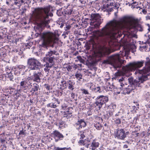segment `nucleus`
I'll return each mask as SVG.
<instances>
[{
    "instance_id": "obj_61",
    "label": "nucleus",
    "mask_w": 150,
    "mask_h": 150,
    "mask_svg": "<svg viewBox=\"0 0 150 150\" xmlns=\"http://www.w3.org/2000/svg\"><path fill=\"white\" fill-rule=\"evenodd\" d=\"M75 96V94L73 93H72L71 94V97L72 98L74 99Z\"/></svg>"
},
{
    "instance_id": "obj_41",
    "label": "nucleus",
    "mask_w": 150,
    "mask_h": 150,
    "mask_svg": "<svg viewBox=\"0 0 150 150\" xmlns=\"http://www.w3.org/2000/svg\"><path fill=\"white\" fill-rule=\"evenodd\" d=\"M81 91L82 93V94L85 95H88L89 94L88 91L87 89H85L84 88H81Z\"/></svg>"
},
{
    "instance_id": "obj_5",
    "label": "nucleus",
    "mask_w": 150,
    "mask_h": 150,
    "mask_svg": "<svg viewBox=\"0 0 150 150\" xmlns=\"http://www.w3.org/2000/svg\"><path fill=\"white\" fill-rule=\"evenodd\" d=\"M144 62V60L134 62L130 63L128 65L123 67L122 69L123 75L127 77L129 76L131 74V71H134L137 69L143 66Z\"/></svg>"
},
{
    "instance_id": "obj_4",
    "label": "nucleus",
    "mask_w": 150,
    "mask_h": 150,
    "mask_svg": "<svg viewBox=\"0 0 150 150\" xmlns=\"http://www.w3.org/2000/svg\"><path fill=\"white\" fill-rule=\"evenodd\" d=\"M122 49L124 50L122 52L121 51L119 54L112 55L110 56L108 59L104 60L103 63L110 64L113 66L116 69L120 68L122 64L126 62L125 60H122L120 59L121 57L125 56L126 55V50L125 47H123Z\"/></svg>"
},
{
    "instance_id": "obj_55",
    "label": "nucleus",
    "mask_w": 150,
    "mask_h": 150,
    "mask_svg": "<svg viewBox=\"0 0 150 150\" xmlns=\"http://www.w3.org/2000/svg\"><path fill=\"white\" fill-rule=\"evenodd\" d=\"M57 4L59 5L60 6H63L64 7H66L65 6H64V4L62 2H57Z\"/></svg>"
},
{
    "instance_id": "obj_35",
    "label": "nucleus",
    "mask_w": 150,
    "mask_h": 150,
    "mask_svg": "<svg viewBox=\"0 0 150 150\" xmlns=\"http://www.w3.org/2000/svg\"><path fill=\"white\" fill-rule=\"evenodd\" d=\"M10 93L12 95L14 96L17 94L18 93V91L16 89L14 88L13 89H12L10 91Z\"/></svg>"
},
{
    "instance_id": "obj_42",
    "label": "nucleus",
    "mask_w": 150,
    "mask_h": 150,
    "mask_svg": "<svg viewBox=\"0 0 150 150\" xmlns=\"http://www.w3.org/2000/svg\"><path fill=\"white\" fill-rule=\"evenodd\" d=\"M114 122L115 124L118 125L121 123V119L119 118L116 119L114 120Z\"/></svg>"
},
{
    "instance_id": "obj_62",
    "label": "nucleus",
    "mask_w": 150,
    "mask_h": 150,
    "mask_svg": "<svg viewBox=\"0 0 150 150\" xmlns=\"http://www.w3.org/2000/svg\"><path fill=\"white\" fill-rule=\"evenodd\" d=\"M148 28L147 29L148 33H150V25L149 24H148Z\"/></svg>"
},
{
    "instance_id": "obj_26",
    "label": "nucleus",
    "mask_w": 150,
    "mask_h": 150,
    "mask_svg": "<svg viewBox=\"0 0 150 150\" xmlns=\"http://www.w3.org/2000/svg\"><path fill=\"white\" fill-rule=\"evenodd\" d=\"M120 86L121 87H119L118 88H117L116 90H115V91H116V92L117 94H120L121 91L122 90H123V88L125 86V85L123 82L120 83Z\"/></svg>"
},
{
    "instance_id": "obj_13",
    "label": "nucleus",
    "mask_w": 150,
    "mask_h": 150,
    "mask_svg": "<svg viewBox=\"0 0 150 150\" xmlns=\"http://www.w3.org/2000/svg\"><path fill=\"white\" fill-rule=\"evenodd\" d=\"M99 143L98 142H96L95 139L93 140L91 144H88L85 146L86 148L88 149L89 148L90 149H91L92 150H95L96 148L99 146Z\"/></svg>"
},
{
    "instance_id": "obj_56",
    "label": "nucleus",
    "mask_w": 150,
    "mask_h": 150,
    "mask_svg": "<svg viewBox=\"0 0 150 150\" xmlns=\"http://www.w3.org/2000/svg\"><path fill=\"white\" fill-rule=\"evenodd\" d=\"M53 103H52L51 108H55L57 107V105L56 104H54Z\"/></svg>"
},
{
    "instance_id": "obj_17",
    "label": "nucleus",
    "mask_w": 150,
    "mask_h": 150,
    "mask_svg": "<svg viewBox=\"0 0 150 150\" xmlns=\"http://www.w3.org/2000/svg\"><path fill=\"white\" fill-rule=\"evenodd\" d=\"M91 22L101 21V17L99 14H93L91 15Z\"/></svg>"
},
{
    "instance_id": "obj_43",
    "label": "nucleus",
    "mask_w": 150,
    "mask_h": 150,
    "mask_svg": "<svg viewBox=\"0 0 150 150\" xmlns=\"http://www.w3.org/2000/svg\"><path fill=\"white\" fill-rule=\"evenodd\" d=\"M52 100L53 102V103H57L58 104H60V101L57 98L54 97L53 99H52Z\"/></svg>"
},
{
    "instance_id": "obj_34",
    "label": "nucleus",
    "mask_w": 150,
    "mask_h": 150,
    "mask_svg": "<svg viewBox=\"0 0 150 150\" xmlns=\"http://www.w3.org/2000/svg\"><path fill=\"white\" fill-rule=\"evenodd\" d=\"M33 84L34 85L33 87L32 88V91H33V93L38 91L39 88L38 86V84L37 83H35Z\"/></svg>"
},
{
    "instance_id": "obj_36",
    "label": "nucleus",
    "mask_w": 150,
    "mask_h": 150,
    "mask_svg": "<svg viewBox=\"0 0 150 150\" xmlns=\"http://www.w3.org/2000/svg\"><path fill=\"white\" fill-rule=\"evenodd\" d=\"M25 130L22 129L20 130L19 133V135L22 137H25L26 134V133L25 132Z\"/></svg>"
},
{
    "instance_id": "obj_8",
    "label": "nucleus",
    "mask_w": 150,
    "mask_h": 150,
    "mask_svg": "<svg viewBox=\"0 0 150 150\" xmlns=\"http://www.w3.org/2000/svg\"><path fill=\"white\" fill-rule=\"evenodd\" d=\"M144 68L142 70H137L135 72V74L139 73L142 74V76L139 79V81L135 82L134 81V82L133 83L134 85H136V86H139L140 84V82L143 83L144 81L148 79V76L150 74V71H148L147 72H142L141 70H143Z\"/></svg>"
},
{
    "instance_id": "obj_11",
    "label": "nucleus",
    "mask_w": 150,
    "mask_h": 150,
    "mask_svg": "<svg viewBox=\"0 0 150 150\" xmlns=\"http://www.w3.org/2000/svg\"><path fill=\"white\" fill-rule=\"evenodd\" d=\"M52 137L55 139L56 142L62 139L64 137L63 135L57 130H54L53 132L52 133Z\"/></svg>"
},
{
    "instance_id": "obj_49",
    "label": "nucleus",
    "mask_w": 150,
    "mask_h": 150,
    "mask_svg": "<svg viewBox=\"0 0 150 150\" xmlns=\"http://www.w3.org/2000/svg\"><path fill=\"white\" fill-rule=\"evenodd\" d=\"M66 67L68 71H71V69H72V66L70 65H67Z\"/></svg>"
},
{
    "instance_id": "obj_12",
    "label": "nucleus",
    "mask_w": 150,
    "mask_h": 150,
    "mask_svg": "<svg viewBox=\"0 0 150 150\" xmlns=\"http://www.w3.org/2000/svg\"><path fill=\"white\" fill-rule=\"evenodd\" d=\"M23 81H21L20 84V86L22 88H23L25 89L29 86L31 84V80L28 78L22 79Z\"/></svg>"
},
{
    "instance_id": "obj_33",
    "label": "nucleus",
    "mask_w": 150,
    "mask_h": 150,
    "mask_svg": "<svg viewBox=\"0 0 150 150\" xmlns=\"http://www.w3.org/2000/svg\"><path fill=\"white\" fill-rule=\"evenodd\" d=\"M14 4L16 5L21 6L22 3H24L23 0H14Z\"/></svg>"
},
{
    "instance_id": "obj_63",
    "label": "nucleus",
    "mask_w": 150,
    "mask_h": 150,
    "mask_svg": "<svg viewBox=\"0 0 150 150\" xmlns=\"http://www.w3.org/2000/svg\"><path fill=\"white\" fill-rule=\"evenodd\" d=\"M71 27V26L70 25H68L66 27V30H69L70 29V28Z\"/></svg>"
},
{
    "instance_id": "obj_18",
    "label": "nucleus",
    "mask_w": 150,
    "mask_h": 150,
    "mask_svg": "<svg viewBox=\"0 0 150 150\" xmlns=\"http://www.w3.org/2000/svg\"><path fill=\"white\" fill-rule=\"evenodd\" d=\"M75 83L74 81L69 80L67 81V85L68 88L71 91H73L74 89V85Z\"/></svg>"
},
{
    "instance_id": "obj_28",
    "label": "nucleus",
    "mask_w": 150,
    "mask_h": 150,
    "mask_svg": "<svg viewBox=\"0 0 150 150\" xmlns=\"http://www.w3.org/2000/svg\"><path fill=\"white\" fill-rule=\"evenodd\" d=\"M94 127L97 130H100L103 127V126L100 124V122H96L94 124Z\"/></svg>"
},
{
    "instance_id": "obj_1",
    "label": "nucleus",
    "mask_w": 150,
    "mask_h": 150,
    "mask_svg": "<svg viewBox=\"0 0 150 150\" xmlns=\"http://www.w3.org/2000/svg\"><path fill=\"white\" fill-rule=\"evenodd\" d=\"M138 18L131 16H125L120 21L113 20L108 23L101 30L94 32L92 47L90 50L89 45L86 46L87 53L91 54L95 60L93 63L95 64L99 60V58L108 55L112 52L109 45H104L108 39H114L119 38V33L121 29H126L128 32L131 29L136 28L138 24Z\"/></svg>"
},
{
    "instance_id": "obj_60",
    "label": "nucleus",
    "mask_w": 150,
    "mask_h": 150,
    "mask_svg": "<svg viewBox=\"0 0 150 150\" xmlns=\"http://www.w3.org/2000/svg\"><path fill=\"white\" fill-rule=\"evenodd\" d=\"M10 0H7L6 1V3L9 6L10 5V3L11 2Z\"/></svg>"
},
{
    "instance_id": "obj_45",
    "label": "nucleus",
    "mask_w": 150,
    "mask_h": 150,
    "mask_svg": "<svg viewBox=\"0 0 150 150\" xmlns=\"http://www.w3.org/2000/svg\"><path fill=\"white\" fill-rule=\"evenodd\" d=\"M116 105H114L113 103H111L110 105L108 106V108L110 109H114L116 108Z\"/></svg>"
},
{
    "instance_id": "obj_2",
    "label": "nucleus",
    "mask_w": 150,
    "mask_h": 150,
    "mask_svg": "<svg viewBox=\"0 0 150 150\" xmlns=\"http://www.w3.org/2000/svg\"><path fill=\"white\" fill-rule=\"evenodd\" d=\"M51 6L50 5L44 7L32 8L30 13V19L36 22L39 23L40 26H47L50 22L49 16H53L52 13L50 12Z\"/></svg>"
},
{
    "instance_id": "obj_16",
    "label": "nucleus",
    "mask_w": 150,
    "mask_h": 150,
    "mask_svg": "<svg viewBox=\"0 0 150 150\" xmlns=\"http://www.w3.org/2000/svg\"><path fill=\"white\" fill-rule=\"evenodd\" d=\"M81 132L84 133L88 139L90 141L93 136L91 133V132L88 129H86L83 131H81Z\"/></svg>"
},
{
    "instance_id": "obj_57",
    "label": "nucleus",
    "mask_w": 150,
    "mask_h": 150,
    "mask_svg": "<svg viewBox=\"0 0 150 150\" xmlns=\"http://www.w3.org/2000/svg\"><path fill=\"white\" fill-rule=\"evenodd\" d=\"M124 79L122 77L121 78L119 79V81L120 82V83L123 82V83H125V81H124Z\"/></svg>"
},
{
    "instance_id": "obj_20",
    "label": "nucleus",
    "mask_w": 150,
    "mask_h": 150,
    "mask_svg": "<svg viewBox=\"0 0 150 150\" xmlns=\"http://www.w3.org/2000/svg\"><path fill=\"white\" fill-rule=\"evenodd\" d=\"M54 57H45L44 60L45 61L46 63L47 62L50 64H52V67L54 64Z\"/></svg>"
},
{
    "instance_id": "obj_19",
    "label": "nucleus",
    "mask_w": 150,
    "mask_h": 150,
    "mask_svg": "<svg viewBox=\"0 0 150 150\" xmlns=\"http://www.w3.org/2000/svg\"><path fill=\"white\" fill-rule=\"evenodd\" d=\"M148 71H150V59L149 61L146 62L145 66L144 67V69L141 71L147 72Z\"/></svg>"
},
{
    "instance_id": "obj_23",
    "label": "nucleus",
    "mask_w": 150,
    "mask_h": 150,
    "mask_svg": "<svg viewBox=\"0 0 150 150\" xmlns=\"http://www.w3.org/2000/svg\"><path fill=\"white\" fill-rule=\"evenodd\" d=\"M7 134H5L4 133H2L0 135V142L3 143L6 141V136Z\"/></svg>"
},
{
    "instance_id": "obj_58",
    "label": "nucleus",
    "mask_w": 150,
    "mask_h": 150,
    "mask_svg": "<svg viewBox=\"0 0 150 150\" xmlns=\"http://www.w3.org/2000/svg\"><path fill=\"white\" fill-rule=\"evenodd\" d=\"M60 10H58L57 12V13L59 16H61L62 15V14L63 13V12L60 13Z\"/></svg>"
},
{
    "instance_id": "obj_30",
    "label": "nucleus",
    "mask_w": 150,
    "mask_h": 150,
    "mask_svg": "<svg viewBox=\"0 0 150 150\" xmlns=\"http://www.w3.org/2000/svg\"><path fill=\"white\" fill-rule=\"evenodd\" d=\"M52 137L50 135H47L46 136H45L42 138V140L45 141L47 143L50 142L52 139Z\"/></svg>"
},
{
    "instance_id": "obj_40",
    "label": "nucleus",
    "mask_w": 150,
    "mask_h": 150,
    "mask_svg": "<svg viewBox=\"0 0 150 150\" xmlns=\"http://www.w3.org/2000/svg\"><path fill=\"white\" fill-rule=\"evenodd\" d=\"M7 73H8V78L9 79L10 81H12L13 79V75L11 73V71L9 72H7Z\"/></svg>"
},
{
    "instance_id": "obj_29",
    "label": "nucleus",
    "mask_w": 150,
    "mask_h": 150,
    "mask_svg": "<svg viewBox=\"0 0 150 150\" xmlns=\"http://www.w3.org/2000/svg\"><path fill=\"white\" fill-rule=\"evenodd\" d=\"M54 124L56 126H58L59 128H60L63 127L65 125V122L61 120H59V122L58 123L55 122Z\"/></svg>"
},
{
    "instance_id": "obj_9",
    "label": "nucleus",
    "mask_w": 150,
    "mask_h": 150,
    "mask_svg": "<svg viewBox=\"0 0 150 150\" xmlns=\"http://www.w3.org/2000/svg\"><path fill=\"white\" fill-rule=\"evenodd\" d=\"M115 137L118 139H124L126 137V134L125 132L124 129H123L118 128L115 133Z\"/></svg>"
},
{
    "instance_id": "obj_7",
    "label": "nucleus",
    "mask_w": 150,
    "mask_h": 150,
    "mask_svg": "<svg viewBox=\"0 0 150 150\" xmlns=\"http://www.w3.org/2000/svg\"><path fill=\"white\" fill-rule=\"evenodd\" d=\"M108 101V97L103 95L97 97L96 101L93 104L92 106L95 108L96 111L100 110L103 105L105 104Z\"/></svg>"
},
{
    "instance_id": "obj_64",
    "label": "nucleus",
    "mask_w": 150,
    "mask_h": 150,
    "mask_svg": "<svg viewBox=\"0 0 150 150\" xmlns=\"http://www.w3.org/2000/svg\"><path fill=\"white\" fill-rule=\"evenodd\" d=\"M57 93L58 94V96H60L62 95V93L61 92H58Z\"/></svg>"
},
{
    "instance_id": "obj_47",
    "label": "nucleus",
    "mask_w": 150,
    "mask_h": 150,
    "mask_svg": "<svg viewBox=\"0 0 150 150\" xmlns=\"http://www.w3.org/2000/svg\"><path fill=\"white\" fill-rule=\"evenodd\" d=\"M85 141L83 140H80L79 142V143L80 144V145H83V146H85V148L83 147V148H86L85 147L86 145V143L85 142Z\"/></svg>"
},
{
    "instance_id": "obj_53",
    "label": "nucleus",
    "mask_w": 150,
    "mask_h": 150,
    "mask_svg": "<svg viewBox=\"0 0 150 150\" xmlns=\"http://www.w3.org/2000/svg\"><path fill=\"white\" fill-rule=\"evenodd\" d=\"M77 58L81 62H83L84 61L83 59L82 58V57L81 56L77 57Z\"/></svg>"
},
{
    "instance_id": "obj_3",
    "label": "nucleus",
    "mask_w": 150,
    "mask_h": 150,
    "mask_svg": "<svg viewBox=\"0 0 150 150\" xmlns=\"http://www.w3.org/2000/svg\"><path fill=\"white\" fill-rule=\"evenodd\" d=\"M28 64L31 70H39V71H34L33 75V80L37 83L41 81L40 77L44 76V72L42 70H40L41 64L38 60L34 58L29 59L28 60Z\"/></svg>"
},
{
    "instance_id": "obj_37",
    "label": "nucleus",
    "mask_w": 150,
    "mask_h": 150,
    "mask_svg": "<svg viewBox=\"0 0 150 150\" xmlns=\"http://www.w3.org/2000/svg\"><path fill=\"white\" fill-rule=\"evenodd\" d=\"M128 4H129V6H131V8L132 9H134V8H135V7L137 6H138V3L136 1L134 2L133 3H131V4L129 3Z\"/></svg>"
},
{
    "instance_id": "obj_6",
    "label": "nucleus",
    "mask_w": 150,
    "mask_h": 150,
    "mask_svg": "<svg viewBox=\"0 0 150 150\" xmlns=\"http://www.w3.org/2000/svg\"><path fill=\"white\" fill-rule=\"evenodd\" d=\"M55 38V34L52 32L43 33L42 35V38L43 39L42 47H46L50 43L53 42Z\"/></svg>"
},
{
    "instance_id": "obj_38",
    "label": "nucleus",
    "mask_w": 150,
    "mask_h": 150,
    "mask_svg": "<svg viewBox=\"0 0 150 150\" xmlns=\"http://www.w3.org/2000/svg\"><path fill=\"white\" fill-rule=\"evenodd\" d=\"M93 118L96 121V122H97V121H98V122L103 121V119L102 118L100 117L97 115L94 116H93Z\"/></svg>"
},
{
    "instance_id": "obj_22",
    "label": "nucleus",
    "mask_w": 150,
    "mask_h": 150,
    "mask_svg": "<svg viewBox=\"0 0 150 150\" xmlns=\"http://www.w3.org/2000/svg\"><path fill=\"white\" fill-rule=\"evenodd\" d=\"M49 149H52V150H63L66 149L67 150L68 149H71L70 148H66L64 147L63 148H59V147H56L54 145H52L48 148Z\"/></svg>"
},
{
    "instance_id": "obj_10",
    "label": "nucleus",
    "mask_w": 150,
    "mask_h": 150,
    "mask_svg": "<svg viewBox=\"0 0 150 150\" xmlns=\"http://www.w3.org/2000/svg\"><path fill=\"white\" fill-rule=\"evenodd\" d=\"M73 6L72 5H68L66 8L64 10L63 14L64 16L70 17L71 16H74V11Z\"/></svg>"
},
{
    "instance_id": "obj_31",
    "label": "nucleus",
    "mask_w": 150,
    "mask_h": 150,
    "mask_svg": "<svg viewBox=\"0 0 150 150\" xmlns=\"http://www.w3.org/2000/svg\"><path fill=\"white\" fill-rule=\"evenodd\" d=\"M75 76L76 78L79 81H80L81 79H82V75L79 71H77L76 72Z\"/></svg>"
},
{
    "instance_id": "obj_44",
    "label": "nucleus",
    "mask_w": 150,
    "mask_h": 150,
    "mask_svg": "<svg viewBox=\"0 0 150 150\" xmlns=\"http://www.w3.org/2000/svg\"><path fill=\"white\" fill-rule=\"evenodd\" d=\"M68 105L67 103H64L61 105L62 109L63 110H65L67 108Z\"/></svg>"
},
{
    "instance_id": "obj_15",
    "label": "nucleus",
    "mask_w": 150,
    "mask_h": 150,
    "mask_svg": "<svg viewBox=\"0 0 150 150\" xmlns=\"http://www.w3.org/2000/svg\"><path fill=\"white\" fill-rule=\"evenodd\" d=\"M76 129L78 130L81 129L82 127H85L86 125V123L83 119H80L76 123Z\"/></svg>"
},
{
    "instance_id": "obj_50",
    "label": "nucleus",
    "mask_w": 150,
    "mask_h": 150,
    "mask_svg": "<svg viewBox=\"0 0 150 150\" xmlns=\"http://www.w3.org/2000/svg\"><path fill=\"white\" fill-rule=\"evenodd\" d=\"M44 86L45 87L47 91H49L50 89V86L48 84H45L44 85Z\"/></svg>"
},
{
    "instance_id": "obj_32",
    "label": "nucleus",
    "mask_w": 150,
    "mask_h": 150,
    "mask_svg": "<svg viewBox=\"0 0 150 150\" xmlns=\"http://www.w3.org/2000/svg\"><path fill=\"white\" fill-rule=\"evenodd\" d=\"M52 64H48L47 62L46 64V67L44 69V71L46 72L48 71L52 67Z\"/></svg>"
},
{
    "instance_id": "obj_27",
    "label": "nucleus",
    "mask_w": 150,
    "mask_h": 150,
    "mask_svg": "<svg viewBox=\"0 0 150 150\" xmlns=\"http://www.w3.org/2000/svg\"><path fill=\"white\" fill-rule=\"evenodd\" d=\"M56 52L55 51H50V52H48L46 54L45 57H54V55L55 54Z\"/></svg>"
},
{
    "instance_id": "obj_24",
    "label": "nucleus",
    "mask_w": 150,
    "mask_h": 150,
    "mask_svg": "<svg viewBox=\"0 0 150 150\" xmlns=\"http://www.w3.org/2000/svg\"><path fill=\"white\" fill-rule=\"evenodd\" d=\"M101 23V21L91 22L90 24L91 25H93L95 28H98Z\"/></svg>"
},
{
    "instance_id": "obj_25",
    "label": "nucleus",
    "mask_w": 150,
    "mask_h": 150,
    "mask_svg": "<svg viewBox=\"0 0 150 150\" xmlns=\"http://www.w3.org/2000/svg\"><path fill=\"white\" fill-rule=\"evenodd\" d=\"M61 84L60 85L61 88L62 90H64L66 89L67 85V82H66L65 80L62 79V80L61 81Z\"/></svg>"
},
{
    "instance_id": "obj_51",
    "label": "nucleus",
    "mask_w": 150,
    "mask_h": 150,
    "mask_svg": "<svg viewBox=\"0 0 150 150\" xmlns=\"http://www.w3.org/2000/svg\"><path fill=\"white\" fill-rule=\"evenodd\" d=\"M79 133L80 134L81 138L83 139L86 137V136L84 133L81 132V131L79 132Z\"/></svg>"
},
{
    "instance_id": "obj_21",
    "label": "nucleus",
    "mask_w": 150,
    "mask_h": 150,
    "mask_svg": "<svg viewBox=\"0 0 150 150\" xmlns=\"http://www.w3.org/2000/svg\"><path fill=\"white\" fill-rule=\"evenodd\" d=\"M63 117H66L67 119L69 118L72 116V114L71 111H69V110H67L64 112Z\"/></svg>"
},
{
    "instance_id": "obj_48",
    "label": "nucleus",
    "mask_w": 150,
    "mask_h": 150,
    "mask_svg": "<svg viewBox=\"0 0 150 150\" xmlns=\"http://www.w3.org/2000/svg\"><path fill=\"white\" fill-rule=\"evenodd\" d=\"M79 1L81 4L82 6H84L86 3V0H79Z\"/></svg>"
},
{
    "instance_id": "obj_52",
    "label": "nucleus",
    "mask_w": 150,
    "mask_h": 150,
    "mask_svg": "<svg viewBox=\"0 0 150 150\" xmlns=\"http://www.w3.org/2000/svg\"><path fill=\"white\" fill-rule=\"evenodd\" d=\"M32 44L31 43H27L26 45L25 46L27 47V48L30 49V48L32 46Z\"/></svg>"
},
{
    "instance_id": "obj_39",
    "label": "nucleus",
    "mask_w": 150,
    "mask_h": 150,
    "mask_svg": "<svg viewBox=\"0 0 150 150\" xmlns=\"http://www.w3.org/2000/svg\"><path fill=\"white\" fill-rule=\"evenodd\" d=\"M106 113V116L108 118L112 116L113 115V112L110 110L107 111Z\"/></svg>"
},
{
    "instance_id": "obj_54",
    "label": "nucleus",
    "mask_w": 150,
    "mask_h": 150,
    "mask_svg": "<svg viewBox=\"0 0 150 150\" xmlns=\"http://www.w3.org/2000/svg\"><path fill=\"white\" fill-rule=\"evenodd\" d=\"M1 147H2V148H1V149L0 150H6V146L5 145H1Z\"/></svg>"
},
{
    "instance_id": "obj_14",
    "label": "nucleus",
    "mask_w": 150,
    "mask_h": 150,
    "mask_svg": "<svg viewBox=\"0 0 150 150\" xmlns=\"http://www.w3.org/2000/svg\"><path fill=\"white\" fill-rule=\"evenodd\" d=\"M125 85L127 86V84H125ZM134 88V86H133L132 85H130L127 87L125 86L123 88L122 93L125 95L126 94H128L132 92Z\"/></svg>"
},
{
    "instance_id": "obj_46",
    "label": "nucleus",
    "mask_w": 150,
    "mask_h": 150,
    "mask_svg": "<svg viewBox=\"0 0 150 150\" xmlns=\"http://www.w3.org/2000/svg\"><path fill=\"white\" fill-rule=\"evenodd\" d=\"M93 91L95 92H101V90L100 87L97 86L93 89Z\"/></svg>"
},
{
    "instance_id": "obj_59",
    "label": "nucleus",
    "mask_w": 150,
    "mask_h": 150,
    "mask_svg": "<svg viewBox=\"0 0 150 150\" xmlns=\"http://www.w3.org/2000/svg\"><path fill=\"white\" fill-rule=\"evenodd\" d=\"M142 12L143 13L144 15H146L147 13V11L145 9H144L142 10Z\"/></svg>"
}]
</instances>
